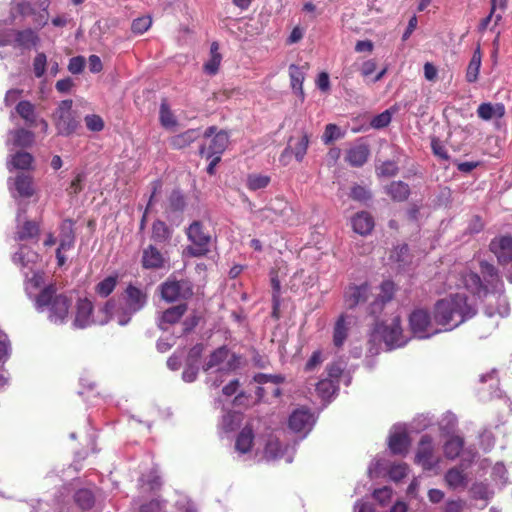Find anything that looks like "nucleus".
<instances>
[{
    "mask_svg": "<svg viewBox=\"0 0 512 512\" xmlns=\"http://www.w3.org/2000/svg\"><path fill=\"white\" fill-rule=\"evenodd\" d=\"M394 291V283L391 281H384L380 286V293L377 295V298L370 304L369 313L371 315H376L381 311L384 304L392 299Z\"/></svg>",
    "mask_w": 512,
    "mask_h": 512,
    "instance_id": "6ab92c4d",
    "label": "nucleus"
},
{
    "mask_svg": "<svg viewBox=\"0 0 512 512\" xmlns=\"http://www.w3.org/2000/svg\"><path fill=\"white\" fill-rule=\"evenodd\" d=\"M350 196H351V198H353L356 201L366 202V201L370 200L371 193L365 187L356 185V186L352 187Z\"/></svg>",
    "mask_w": 512,
    "mask_h": 512,
    "instance_id": "e2e57ef3",
    "label": "nucleus"
},
{
    "mask_svg": "<svg viewBox=\"0 0 512 512\" xmlns=\"http://www.w3.org/2000/svg\"><path fill=\"white\" fill-rule=\"evenodd\" d=\"M254 442V433L250 427H244L235 440V451L239 455L251 453Z\"/></svg>",
    "mask_w": 512,
    "mask_h": 512,
    "instance_id": "393cba45",
    "label": "nucleus"
},
{
    "mask_svg": "<svg viewBox=\"0 0 512 512\" xmlns=\"http://www.w3.org/2000/svg\"><path fill=\"white\" fill-rule=\"evenodd\" d=\"M480 270L481 273L483 274L485 281H487L488 283L494 284L499 281L497 271L492 264L482 261L480 263Z\"/></svg>",
    "mask_w": 512,
    "mask_h": 512,
    "instance_id": "5fc2aeb1",
    "label": "nucleus"
},
{
    "mask_svg": "<svg viewBox=\"0 0 512 512\" xmlns=\"http://www.w3.org/2000/svg\"><path fill=\"white\" fill-rule=\"evenodd\" d=\"M490 250L497 257L499 263H509L512 261V236H503L492 240Z\"/></svg>",
    "mask_w": 512,
    "mask_h": 512,
    "instance_id": "f3484780",
    "label": "nucleus"
},
{
    "mask_svg": "<svg viewBox=\"0 0 512 512\" xmlns=\"http://www.w3.org/2000/svg\"><path fill=\"white\" fill-rule=\"evenodd\" d=\"M192 294L189 284L185 281L168 280L161 285V296L167 302H175Z\"/></svg>",
    "mask_w": 512,
    "mask_h": 512,
    "instance_id": "ddd939ff",
    "label": "nucleus"
},
{
    "mask_svg": "<svg viewBox=\"0 0 512 512\" xmlns=\"http://www.w3.org/2000/svg\"><path fill=\"white\" fill-rule=\"evenodd\" d=\"M378 176L392 177L398 172V166L393 161H385L376 169Z\"/></svg>",
    "mask_w": 512,
    "mask_h": 512,
    "instance_id": "13d9d810",
    "label": "nucleus"
},
{
    "mask_svg": "<svg viewBox=\"0 0 512 512\" xmlns=\"http://www.w3.org/2000/svg\"><path fill=\"white\" fill-rule=\"evenodd\" d=\"M151 24V18L149 16H143L135 19L132 22L131 29L135 34H143L150 28Z\"/></svg>",
    "mask_w": 512,
    "mask_h": 512,
    "instance_id": "4d7b16f0",
    "label": "nucleus"
},
{
    "mask_svg": "<svg viewBox=\"0 0 512 512\" xmlns=\"http://www.w3.org/2000/svg\"><path fill=\"white\" fill-rule=\"evenodd\" d=\"M369 156V149L364 144H359L351 147L346 155V161L352 166H362L366 163Z\"/></svg>",
    "mask_w": 512,
    "mask_h": 512,
    "instance_id": "2f4dec72",
    "label": "nucleus"
},
{
    "mask_svg": "<svg viewBox=\"0 0 512 512\" xmlns=\"http://www.w3.org/2000/svg\"><path fill=\"white\" fill-rule=\"evenodd\" d=\"M289 75L291 79V87L293 91L297 94L303 95V81H304V71L302 68L296 65H290L289 67Z\"/></svg>",
    "mask_w": 512,
    "mask_h": 512,
    "instance_id": "de8ad7c7",
    "label": "nucleus"
},
{
    "mask_svg": "<svg viewBox=\"0 0 512 512\" xmlns=\"http://www.w3.org/2000/svg\"><path fill=\"white\" fill-rule=\"evenodd\" d=\"M239 365V358L226 347H220L212 352L203 364V370L210 375L217 373L225 375L235 370Z\"/></svg>",
    "mask_w": 512,
    "mask_h": 512,
    "instance_id": "39448f33",
    "label": "nucleus"
},
{
    "mask_svg": "<svg viewBox=\"0 0 512 512\" xmlns=\"http://www.w3.org/2000/svg\"><path fill=\"white\" fill-rule=\"evenodd\" d=\"M386 193L395 201H405L409 194L410 189L408 184L402 181H393L385 187Z\"/></svg>",
    "mask_w": 512,
    "mask_h": 512,
    "instance_id": "f704fd0d",
    "label": "nucleus"
},
{
    "mask_svg": "<svg viewBox=\"0 0 512 512\" xmlns=\"http://www.w3.org/2000/svg\"><path fill=\"white\" fill-rule=\"evenodd\" d=\"M147 302L146 294L139 288L129 285L125 290L126 311L117 316V323L121 326L126 325L132 314L140 311Z\"/></svg>",
    "mask_w": 512,
    "mask_h": 512,
    "instance_id": "6e6552de",
    "label": "nucleus"
},
{
    "mask_svg": "<svg viewBox=\"0 0 512 512\" xmlns=\"http://www.w3.org/2000/svg\"><path fill=\"white\" fill-rule=\"evenodd\" d=\"M84 121H85V125H86L87 129L90 131L99 132V131L103 130V128H104V121L99 115H96V114L86 115L84 118Z\"/></svg>",
    "mask_w": 512,
    "mask_h": 512,
    "instance_id": "6e6d98bb",
    "label": "nucleus"
},
{
    "mask_svg": "<svg viewBox=\"0 0 512 512\" xmlns=\"http://www.w3.org/2000/svg\"><path fill=\"white\" fill-rule=\"evenodd\" d=\"M15 111L28 127H37L38 114L33 103L27 100L20 101L17 103Z\"/></svg>",
    "mask_w": 512,
    "mask_h": 512,
    "instance_id": "4be33fe9",
    "label": "nucleus"
},
{
    "mask_svg": "<svg viewBox=\"0 0 512 512\" xmlns=\"http://www.w3.org/2000/svg\"><path fill=\"white\" fill-rule=\"evenodd\" d=\"M388 446L392 453H405L409 446V437L405 428L401 425L394 426L388 438Z\"/></svg>",
    "mask_w": 512,
    "mask_h": 512,
    "instance_id": "a211bd4d",
    "label": "nucleus"
},
{
    "mask_svg": "<svg viewBox=\"0 0 512 512\" xmlns=\"http://www.w3.org/2000/svg\"><path fill=\"white\" fill-rule=\"evenodd\" d=\"M410 328L413 334L418 338H429L441 332V329L434 328V324L427 311L423 309L415 310L409 318Z\"/></svg>",
    "mask_w": 512,
    "mask_h": 512,
    "instance_id": "1a4fd4ad",
    "label": "nucleus"
},
{
    "mask_svg": "<svg viewBox=\"0 0 512 512\" xmlns=\"http://www.w3.org/2000/svg\"><path fill=\"white\" fill-rule=\"evenodd\" d=\"M23 274L25 277L26 293L29 297H32L34 292L44 285V273L31 267L29 271H24Z\"/></svg>",
    "mask_w": 512,
    "mask_h": 512,
    "instance_id": "bb28decb",
    "label": "nucleus"
},
{
    "mask_svg": "<svg viewBox=\"0 0 512 512\" xmlns=\"http://www.w3.org/2000/svg\"><path fill=\"white\" fill-rule=\"evenodd\" d=\"M382 336L389 349L401 347L406 344V339L402 335L400 318L398 316H395L389 325L384 326Z\"/></svg>",
    "mask_w": 512,
    "mask_h": 512,
    "instance_id": "2eb2a0df",
    "label": "nucleus"
},
{
    "mask_svg": "<svg viewBox=\"0 0 512 512\" xmlns=\"http://www.w3.org/2000/svg\"><path fill=\"white\" fill-rule=\"evenodd\" d=\"M309 145V136L307 133H303L301 138L295 140L291 137L288 141L287 147L283 150L280 161L284 164L288 163V159L291 155H294L295 159L298 162H301L306 155L307 149Z\"/></svg>",
    "mask_w": 512,
    "mask_h": 512,
    "instance_id": "4468645a",
    "label": "nucleus"
},
{
    "mask_svg": "<svg viewBox=\"0 0 512 512\" xmlns=\"http://www.w3.org/2000/svg\"><path fill=\"white\" fill-rule=\"evenodd\" d=\"M409 467L406 463H389L384 460L376 459L368 467V476L370 478H385L389 480H403L409 476Z\"/></svg>",
    "mask_w": 512,
    "mask_h": 512,
    "instance_id": "0eeeda50",
    "label": "nucleus"
},
{
    "mask_svg": "<svg viewBox=\"0 0 512 512\" xmlns=\"http://www.w3.org/2000/svg\"><path fill=\"white\" fill-rule=\"evenodd\" d=\"M338 386L333 379L324 378L316 384L317 394L324 400L330 399L337 390Z\"/></svg>",
    "mask_w": 512,
    "mask_h": 512,
    "instance_id": "49530a36",
    "label": "nucleus"
},
{
    "mask_svg": "<svg viewBox=\"0 0 512 512\" xmlns=\"http://www.w3.org/2000/svg\"><path fill=\"white\" fill-rule=\"evenodd\" d=\"M35 306L39 312H46L50 322L54 324H63L69 315L72 304L70 298L66 295L57 293L54 285L44 287L41 292L35 296Z\"/></svg>",
    "mask_w": 512,
    "mask_h": 512,
    "instance_id": "f03ea898",
    "label": "nucleus"
},
{
    "mask_svg": "<svg viewBox=\"0 0 512 512\" xmlns=\"http://www.w3.org/2000/svg\"><path fill=\"white\" fill-rule=\"evenodd\" d=\"M33 157L28 152H17L11 156V160L8 162V168L11 170V166L15 169L28 170L31 167Z\"/></svg>",
    "mask_w": 512,
    "mask_h": 512,
    "instance_id": "a19ab883",
    "label": "nucleus"
},
{
    "mask_svg": "<svg viewBox=\"0 0 512 512\" xmlns=\"http://www.w3.org/2000/svg\"><path fill=\"white\" fill-rule=\"evenodd\" d=\"M415 462L425 470H432L438 463V456L435 453V448L430 436L423 435L421 437L415 455Z\"/></svg>",
    "mask_w": 512,
    "mask_h": 512,
    "instance_id": "9b49d317",
    "label": "nucleus"
},
{
    "mask_svg": "<svg viewBox=\"0 0 512 512\" xmlns=\"http://www.w3.org/2000/svg\"><path fill=\"white\" fill-rule=\"evenodd\" d=\"M169 206L173 211H182L185 207L184 196L179 191H173L169 197Z\"/></svg>",
    "mask_w": 512,
    "mask_h": 512,
    "instance_id": "680f3d73",
    "label": "nucleus"
},
{
    "mask_svg": "<svg viewBox=\"0 0 512 512\" xmlns=\"http://www.w3.org/2000/svg\"><path fill=\"white\" fill-rule=\"evenodd\" d=\"M240 422V415L235 412H227L223 415L222 421H221V428L226 431H232L234 430Z\"/></svg>",
    "mask_w": 512,
    "mask_h": 512,
    "instance_id": "864d4df0",
    "label": "nucleus"
},
{
    "mask_svg": "<svg viewBox=\"0 0 512 512\" xmlns=\"http://www.w3.org/2000/svg\"><path fill=\"white\" fill-rule=\"evenodd\" d=\"M117 282L118 276L110 275L96 285L95 291L99 296L103 298L108 297L114 291Z\"/></svg>",
    "mask_w": 512,
    "mask_h": 512,
    "instance_id": "09e8293b",
    "label": "nucleus"
},
{
    "mask_svg": "<svg viewBox=\"0 0 512 512\" xmlns=\"http://www.w3.org/2000/svg\"><path fill=\"white\" fill-rule=\"evenodd\" d=\"M59 247L64 250H70L74 246L75 235L73 229V222L71 220H64L60 227Z\"/></svg>",
    "mask_w": 512,
    "mask_h": 512,
    "instance_id": "473e14b6",
    "label": "nucleus"
},
{
    "mask_svg": "<svg viewBox=\"0 0 512 512\" xmlns=\"http://www.w3.org/2000/svg\"><path fill=\"white\" fill-rule=\"evenodd\" d=\"M270 183V177L263 174L252 173L247 177V187L250 190L256 191L263 189Z\"/></svg>",
    "mask_w": 512,
    "mask_h": 512,
    "instance_id": "3c124183",
    "label": "nucleus"
},
{
    "mask_svg": "<svg viewBox=\"0 0 512 512\" xmlns=\"http://www.w3.org/2000/svg\"><path fill=\"white\" fill-rule=\"evenodd\" d=\"M462 448H463V439L458 436L451 437L444 444V453L448 458L453 459L460 454Z\"/></svg>",
    "mask_w": 512,
    "mask_h": 512,
    "instance_id": "8fccbe9b",
    "label": "nucleus"
},
{
    "mask_svg": "<svg viewBox=\"0 0 512 512\" xmlns=\"http://www.w3.org/2000/svg\"><path fill=\"white\" fill-rule=\"evenodd\" d=\"M341 137L340 129L335 124H328L325 127V131L322 136V140L325 144H329L334 140Z\"/></svg>",
    "mask_w": 512,
    "mask_h": 512,
    "instance_id": "bf43d9fd",
    "label": "nucleus"
},
{
    "mask_svg": "<svg viewBox=\"0 0 512 512\" xmlns=\"http://www.w3.org/2000/svg\"><path fill=\"white\" fill-rule=\"evenodd\" d=\"M218 50V43L213 42L210 48V59L204 65V71L209 75H215L218 72L222 59V56Z\"/></svg>",
    "mask_w": 512,
    "mask_h": 512,
    "instance_id": "ea45409f",
    "label": "nucleus"
},
{
    "mask_svg": "<svg viewBox=\"0 0 512 512\" xmlns=\"http://www.w3.org/2000/svg\"><path fill=\"white\" fill-rule=\"evenodd\" d=\"M39 234V226L36 222L25 221L23 225H18L16 237L18 240H27L36 238Z\"/></svg>",
    "mask_w": 512,
    "mask_h": 512,
    "instance_id": "79ce46f5",
    "label": "nucleus"
},
{
    "mask_svg": "<svg viewBox=\"0 0 512 512\" xmlns=\"http://www.w3.org/2000/svg\"><path fill=\"white\" fill-rule=\"evenodd\" d=\"M461 277L463 286L473 294L479 295L483 290H485V287L483 286L478 274L471 271H466L462 274Z\"/></svg>",
    "mask_w": 512,
    "mask_h": 512,
    "instance_id": "4c0bfd02",
    "label": "nucleus"
},
{
    "mask_svg": "<svg viewBox=\"0 0 512 512\" xmlns=\"http://www.w3.org/2000/svg\"><path fill=\"white\" fill-rule=\"evenodd\" d=\"M191 245L187 246L185 253L192 257L205 256L210 252L211 234L199 221L192 222L186 231Z\"/></svg>",
    "mask_w": 512,
    "mask_h": 512,
    "instance_id": "20e7f679",
    "label": "nucleus"
},
{
    "mask_svg": "<svg viewBox=\"0 0 512 512\" xmlns=\"http://www.w3.org/2000/svg\"><path fill=\"white\" fill-rule=\"evenodd\" d=\"M431 148L437 157L443 160H448L449 155L445 148V145L437 138H432L431 140Z\"/></svg>",
    "mask_w": 512,
    "mask_h": 512,
    "instance_id": "338daca9",
    "label": "nucleus"
},
{
    "mask_svg": "<svg viewBox=\"0 0 512 512\" xmlns=\"http://www.w3.org/2000/svg\"><path fill=\"white\" fill-rule=\"evenodd\" d=\"M373 497L376 501H378L381 505H384L388 502L392 497V489L389 487H383L380 489H375L373 493Z\"/></svg>",
    "mask_w": 512,
    "mask_h": 512,
    "instance_id": "774afa93",
    "label": "nucleus"
},
{
    "mask_svg": "<svg viewBox=\"0 0 512 512\" xmlns=\"http://www.w3.org/2000/svg\"><path fill=\"white\" fill-rule=\"evenodd\" d=\"M315 423L314 415L308 409H297L289 418V427L295 433H302L305 437Z\"/></svg>",
    "mask_w": 512,
    "mask_h": 512,
    "instance_id": "f8f14e48",
    "label": "nucleus"
},
{
    "mask_svg": "<svg viewBox=\"0 0 512 512\" xmlns=\"http://www.w3.org/2000/svg\"><path fill=\"white\" fill-rule=\"evenodd\" d=\"M33 142L34 133L24 128L11 130L7 139V145L12 144L16 147H29Z\"/></svg>",
    "mask_w": 512,
    "mask_h": 512,
    "instance_id": "c85d7f7f",
    "label": "nucleus"
},
{
    "mask_svg": "<svg viewBox=\"0 0 512 512\" xmlns=\"http://www.w3.org/2000/svg\"><path fill=\"white\" fill-rule=\"evenodd\" d=\"M480 67H481V52H480V48L478 47L474 51V53L470 59V62L468 64L467 70H466L467 82L474 83L478 80Z\"/></svg>",
    "mask_w": 512,
    "mask_h": 512,
    "instance_id": "58836bf2",
    "label": "nucleus"
},
{
    "mask_svg": "<svg viewBox=\"0 0 512 512\" xmlns=\"http://www.w3.org/2000/svg\"><path fill=\"white\" fill-rule=\"evenodd\" d=\"M284 378L281 375H270L259 373L254 376V381L259 384H267L272 383L274 386L271 389V393L278 397L281 394L280 388L277 386L279 383L283 382Z\"/></svg>",
    "mask_w": 512,
    "mask_h": 512,
    "instance_id": "c03bdc74",
    "label": "nucleus"
},
{
    "mask_svg": "<svg viewBox=\"0 0 512 512\" xmlns=\"http://www.w3.org/2000/svg\"><path fill=\"white\" fill-rule=\"evenodd\" d=\"M199 137V131L196 129H189L181 134L175 135L170 139V144L173 148L182 149Z\"/></svg>",
    "mask_w": 512,
    "mask_h": 512,
    "instance_id": "e433bc0d",
    "label": "nucleus"
},
{
    "mask_svg": "<svg viewBox=\"0 0 512 512\" xmlns=\"http://www.w3.org/2000/svg\"><path fill=\"white\" fill-rule=\"evenodd\" d=\"M39 255L27 246H21L20 249L13 255V261L23 269L29 271L31 267L34 268Z\"/></svg>",
    "mask_w": 512,
    "mask_h": 512,
    "instance_id": "5701e85b",
    "label": "nucleus"
},
{
    "mask_svg": "<svg viewBox=\"0 0 512 512\" xmlns=\"http://www.w3.org/2000/svg\"><path fill=\"white\" fill-rule=\"evenodd\" d=\"M85 180L84 173H78L75 178L71 181L67 192L70 195H76L83 190V182Z\"/></svg>",
    "mask_w": 512,
    "mask_h": 512,
    "instance_id": "69168bd1",
    "label": "nucleus"
},
{
    "mask_svg": "<svg viewBox=\"0 0 512 512\" xmlns=\"http://www.w3.org/2000/svg\"><path fill=\"white\" fill-rule=\"evenodd\" d=\"M47 57L44 53H38L34 58L33 70L37 78L44 75L46 69Z\"/></svg>",
    "mask_w": 512,
    "mask_h": 512,
    "instance_id": "052dcab7",
    "label": "nucleus"
},
{
    "mask_svg": "<svg viewBox=\"0 0 512 512\" xmlns=\"http://www.w3.org/2000/svg\"><path fill=\"white\" fill-rule=\"evenodd\" d=\"M348 333V324L346 322L345 316L341 315L334 327V333H333V342L334 345L337 347H341L344 343V341L347 338Z\"/></svg>",
    "mask_w": 512,
    "mask_h": 512,
    "instance_id": "a18cd8bd",
    "label": "nucleus"
},
{
    "mask_svg": "<svg viewBox=\"0 0 512 512\" xmlns=\"http://www.w3.org/2000/svg\"><path fill=\"white\" fill-rule=\"evenodd\" d=\"M283 455L284 449L279 439L272 435L269 436L263 450L262 458L265 459L266 461H274L279 458H282Z\"/></svg>",
    "mask_w": 512,
    "mask_h": 512,
    "instance_id": "7c9ffc66",
    "label": "nucleus"
},
{
    "mask_svg": "<svg viewBox=\"0 0 512 512\" xmlns=\"http://www.w3.org/2000/svg\"><path fill=\"white\" fill-rule=\"evenodd\" d=\"M215 132H216V127L211 126V127L207 128L204 133V136L206 138H210L211 136H213L210 139V142L208 145H203L200 148V154L202 156L206 157L207 159H209L213 156L221 157V154L224 152V150L226 149V147L228 145V140H229L228 134L224 131H220L218 133H215Z\"/></svg>",
    "mask_w": 512,
    "mask_h": 512,
    "instance_id": "9d476101",
    "label": "nucleus"
},
{
    "mask_svg": "<svg viewBox=\"0 0 512 512\" xmlns=\"http://www.w3.org/2000/svg\"><path fill=\"white\" fill-rule=\"evenodd\" d=\"M165 258L161 251L149 245L142 252L141 264L145 269H160L164 266Z\"/></svg>",
    "mask_w": 512,
    "mask_h": 512,
    "instance_id": "aec40b11",
    "label": "nucleus"
},
{
    "mask_svg": "<svg viewBox=\"0 0 512 512\" xmlns=\"http://www.w3.org/2000/svg\"><path fill=\"white\" fill-rule=\"evenodd\" d=\"M477 115L484 121L500 119L505 115V106L502 103H482L477 108Z\"/></svg>",
    "mask_w": 512,
    "mask_h": 512,
    "instance_id": "b1692460",
    "label": "nucleus"
},
{
    "mask_svg": "<svg viewBox=\"0 0 512 512\" xmlns=\"http://www.w3.org/2000/svg\"><path fill=\"white\" fill-rule=\"evenodd\" d=\"M160 122L165 128H173L177 124V121L166 102H162L160 106Z\"/></svg>",
    "mask_w": 512,
    "mask_h": 512,
    "instance_id": "603ef678",
    "label": "nucleus"
},
{
    "mask_svg": "<svg viewBox=\"0 0 512 512\" xmlns=\"http://www.w3.org/2000/svg\"><path fill=\"white\" fill-rule=\"evenodd\" d=\"M15 48L29 50L38 45L40 39L35 31L32 29H25L16 31L15 33Z\"/></svg>",
    "mask_w": 512,
    "mask_h": 512,
    "instance_id": "a878e982",
    "label": "nucleus"
},
{
    "mask_svg": "<svg viewBox=\"0 0 512 512\" xmlns=\"http://www.w3.org/2000/svg\"><path fill=\"white\" fill-rule=\"evenodd\" d=\"M370 286L367 283L351 285L344 292V301L347 308L352 309L368 300Z\"/></svg>",
    "mask_w": 512,
    "mask_h": 512,
    "instance_id": "dca6fc26",
    "label": "nucleus"
},
{
    "mask_svg": "<svg viewBox=\"0 0 512 512\" xmlns=\"http://www.w3.org/2000/svg\"><path fill=\"white\" fill-rule=\"evenodd\" d=\"M476 314L474 304L463 293H456L443 298L435 304L434 322L444 326L446 331L459 326Z\"/></svg>",
    "mask_w": 512,
    "mask_h": 512,
    "instance_id": "f257e3e1",
    "label": "nucleus"
},
{
    "mask_svg": "<svg viewBox=\"0 0 512 512\" xmlns=\"http://www.w3.org/2000/svg\"><path fill=\"white\" fill-rule=\"evenodd\" d=\"M115 307L113 300H109L100 309L96 317H92L93 305L88 299H80L77 302L76 316L73 322L76 328H86L91 324H105L109 321Z\"/></svg>",
    "mask_w": 512,
    "mask_h": 512,
    "instance_id": "7ed1b4c3",
    "label": "nucleus"
},
{
    "mask_svg": "<svg viewBox=\"0 0 512 512\" xmlns=\"http://www.w3.org/2000/svg\"><path fill=\"white\" fill-rule=\"evenodd\" d=\"M74 502L83 511L90 510L95 505V496L89 489H79L74 494Z\"/></svg>",
    "mask_w": 512,
    "mask_h": 512,
    "instance_id": "c9c22d12",
    "label": "nucleus"
},
{
    "mask_svg": "<svg viewBox=\"0 0 512 512\" xmlns=\"http://www.w3.org/2000/svg\"><path fill=\"white\" fill-rule=\"evenodd\" d=\"M72 106V100H62L52 114V120L59 135L70 136L79 126Z\"/></svg>",
    "mask_w": 512,
    "mask_h": 512,
    "instance_id": "423d86ee",
    "label": "nucleus"
},
{
    "mask_svg": "<svg viewBox=\"0 0 512 512\" xmlns=\"http://www.w3.org/2000/svg\"><path fill=\"white\" fill-rule=\"evenodd\" d=\"M187 310L186 304H180L165 310L158 322V326L161 330H167V324H174L180 320Z\"/></svg>",
    "mask_w": 512,
    "mask_h": 512,
    "instance_id": "cd10ccee",
    "label": "nucleus"
},
{
    "mask_svg": "<svg viewBox=\"0 0 512 512\" xmlns=\"http://www.w3.org/2000/svg\"><path fill=\"white\" fill-rule=\"evenodd\" d=\"M352 225L356 233L360 235H367L373 229L374 221L369 213L360 212L353 217Z\"/></svg>",
    "mask_w": 512,
    "mask_h": 512,
    "instance_id": "72a5a7b5",
    "label": "nucleus"
},
{
    "mask_svg": "<svg viewBox=\"0 0 512 512\" xmlns=\"http://www.w3.org/2000/svg\"><path fill=\"white\" fill-rule=\"evenodd\" d=\"M390 122L391 113L389 110H386L372 119L371 126L376 129H381L388 126Z\"/></svg>",
    "mask_w": 512,
    "mask_h": 512,
    "instance_id": "0e129e2a",
    "label": "nucleus"
},
{
    "mask_svg": "<svg viewBox=\"0 0 512 512\" xmlns=\"http://www.w3.org/2000/svg\"><path fill=\"white\" fill-rule=\"evenodd\" d=\"M171 238V230L161 220H157L152 225V239L158 243H165Z\"/></svg>",
    "mask_w": 512,
    "mask_h": 512,
    "instance_id": "37998d69",
    "label": "nucleus"
},
{
    "mask_svg": "<svg viewBox=\"0 0 512 512\" xmlns=\"http://www.w3.org/2000/svg\"><path fill=\"white\" fill-rule=\"evenodd\" d=\"M287 210H290L288 204L281 199H276L274 203L261 209L258 213L262 220L275 222L282 217Z\"/></svg>",
    "mask_w": 512,
    "mask_h": 512,
    "instance_id": "412c9836",
    "label": "nucleus"
},
{
    "mask_svg": "<svg viewBox=\"0 0 512 512\" xmlns=\"http://www.w3.org/2000/svg\"><path fill=\"white\" fill-rule=\"evenodd\" d=\"M15 190L20 197L28 198L31 197L35 190L33 186V179L30 175L25 173H19L13 179Z\"/></svg>",
    "mask_w": 512,
    "mask_h": 512,
    "instance_id": "c756f323",
    "label": "nucleus"
}]
</instances>
